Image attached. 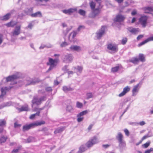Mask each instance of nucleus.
Segmentation results:
<instances>
[{
	"mask_svg": "<svg viewBox=\"0 0 153 153\" xmlns=\"http://www.w3.org/2000/svg\"><path fill=\"white\" fill-rule=\"evenodd\" d=\"M45 123L44 121H37L36 122L31 123L29 125H25L23 126L22 128V131L25 132L31 128H33L36 126H40Z\"/></svg>",
	"mask_w": 153,
	"mask_h": 153,
	"instance_id": "f257e3e1",
	"label": "nucleus"
},
{
	"mask_svg": "<svg viewBox=\"0 0 153 153\" xmlns=\"http://www.w3.org/2000/svg\"><path fill=\"white\" fill-rule=\"evenodd\" d=\"M58 60L57 59H53L51 58H49V62L47 63V65L50 66V67L47 71L48 72L53 69L56 65Z\"/></svg>",
	"mask_w": 153,
	"mask_h": 153,
	"instance_id": "f03ea898",
	"label": "nucleus"
},
{
	"mask_svg": "<svg viewBox=\"0 0 153 153\" xmlns=\"http://www.w3.org/2000/svg\"><path fill=\"white\" fill-rule=\"evenodd\" d=\"M45 100L46 97L45 96H43L40 98H38L37 97H34L32 100V107H33V105L35 104L36 105L40 104L42 101Z\"/></svg>",
	"mask_w": 153,
	"mask_h": 153,
	"instance_id": "7ed1b4c3",
	"label": "nucleus"
},
{
	"mask_svg": "<svg viewBox=\"0 0 153 153\" xmlns=\"http://www.w3.org/2000/svg\"><path fill=\"white\" fill-rule=\"evenodd\" d=\"M102 7H99L97 8L92 10L91 12L88 15V17L91 18H94L100 13L101 12L100 9Z\"/></svg>",
	"mask_w": 153,
	"mask_h": 153,
	"instance_id": "20e7f679",
	"label": "nucleus"
},
{
	"mask_svg": "<svg viewBox=\"0 0 153 153\" xmlns=\"http://www.w3.org/2000/svg\"><path fill=\"white\" fill-rule=\"evenodd\" d=\"M74 57L71 54H67L63 56V61L64 62L69 63L72 61Z\"/></svg>",
	"mask_w": 153,
	"mask_h": 153,
	"instance_id": "39448f33",
	"label": "nucleus"
},
{
	"mask_svg": "<svg viewBox=\"0 0 153 153\" xmlns=\"http://www.w3.org/2000/svg\"><path fill=\"white\" fill-rule=\"evenodd\" d=\"M148 19V17L146 16H142L140 18L139 22L143 27L145 28L146 26Z\"/></svg>",
	"mask_w": 153,
	"mask_h": 153,
	"instance_id": "423d86ee",
	"label": "nucleus"
},
{
	"mask_svg": "<svg viewBox=\"0 0 153 153\" xmlns=\"http://www.w3.org/2000/svg\"><path fill=\"white\" fill-rule=\"evenodd\" d=\"M21 26L18 25L16 26L15 29L11 32L12 38V37L17 36L19 35L21 33Z\"/></svg>",
	"mask_w": 153,
	"mask_h": 153,
	"instance_id": "0eeeda50",
	"label": "nucleus"
},
{
	"mask_svg": "<svg viewBox=\"0 0 153 153\" xmlns=\"http://www.w3.org/2000/svg\"><path fill=\"white\" fill-rule=\"evenodd\" d=\"M107 48L109 50L113 51L114 52H117L118 50L117 46L115 44L111 43L108 44Z\"/></svg>",
	"mask_w": 153,
	"mask_h": 153,
	"instance_id": "6e6552de",
	"label": "nucleus"
},
{
	"mask_svg": "<svg viewBox=\"0 0 153 153\" xmlns=\"http://www.w3.org/2000/svg\"><path fill=\"white\" fill-rule=\"evenodd\" d=\"M105 28V27L104 26H102L101 29L97 33V39H100L104 34Z\"/></svg>",
	"mask_w": 153,
	"mask_h": 153,
	"instance_id": "1a4fd4ad",
	"label": "nucleus"
},
{
	"mask_svg": "<svg viewBox=\"0 0 153 153\" xmlns=\"http://www.w3.org/2000/svg\"><path fill=\"white\" fill-rule=\"evenodd\" d=\"M140 84V82L137 85L134 86V88L132 91V95L133 96H135L137 94V93L138 92L139 89L140 87V86H139V85Z\"/></svg>",
	"mask_w": 153,
	"mask_h": 153,
	"instance_id": "9d476101",
	"label": "nucleus"
},
{
	"mask_svg": "<svg viewBox=\"0 0 153 153\" xmlns=\"http://www.w3.org/2000/svg\"><path fill=\"white\" fill-rule=\"evenodd\" d=\"M130 90V88L128 86H126L123 88V91L118 95V96L122 97L124 96L126 93L129 92Z\"/></svg>",
	"mask_w": 153,
	"mask_h": 153,
	"instance_id": "9b49d317",
	"label": "nucleus"
},
{
	"mask_svg": "<svg viewBox=\"0 0 153 153\" xmlns=\"http://www.w3.org/2000/svg\"><path fill=\"white\" fill-rule=\"evenodd\" d=\"M76 8H71L68 10H62V11L65 14L70 15L72 13L76 11Z\"/></svg>",
	"mask_w": 153,
	"mask_h": 153,
	"instance_id": "f8f14e48",
	"label": "nucleus"
},
{
	"mask_svg": "<svg viewBox=\"0 0 153 153\" xmlns=\"http://www.w3.org/2000/svg\"><path fill=\"white\" fill-rule=\"evenodd\" d=\"M27 85H34L39 82V81L36 79H33L29 77L27 78Z\"/></svg>",
	"mask_w": 153,
	"mask_h": 153,
	"instance_id": "ddd939ff",
	"label": "nucleus"
},
{
	"mask_svg": "<svg viewBox=\"0 0 153 153\" xmlns=\"http://www.w3.org/2000/svg\"><path fill=\"white\" fill-rule=\"evenodd\" d=\"M125 19L124 16L119 14L116 16V18L114 19V21L118 22H120L123 21Z\"/></svg>",
	"mask_w": 153,
	"mask_h": 153,
	"instance_id": "4468645a",
	"label": "nucleus"
},
{
	"mask_svg": "<svg viewBox=\"0 0 153 153\" xmlns=\"http://www.w3.org/2000/svg\"><path fill=\"white\" fill-rule=\"evenodd\" d=\"M70 51H76L79 52L81 50L80 46L76 45H72L70 48Z\"/></svg>",
	"mask_w": 153,
	"mask_h": 153,
	"instance_id": "2eb2a0df",
	"label": "nucleus"
},
{
	"mask_svg": "<svg viewBox=\"0 0 153 153\" xmlns=\"http://www.w3.org/2000/svg\"><path fill=\"white\" fill-rule=\"evenodd\" d=\"M127 29L129 32L134 34H136L139 31V29L138 28H136L130 27H128Z\"/></svg>",
	"mask_w": 153,
	"mask_h": 153,
	"instance_id": "dca6fc26",
	"label": "nucleus"
},
{
	"mask_svg": "<svg viewBox=\"0 0 153 153\" xmlns=\"http://www.w3.org/2000/svg\"><path fill=\"white\" fill-rule=\"evenodd\" d=\"M152 41H153V36H151L148 38V39L145 40L144 41L140 43L138 45V46L140 47L141 46L145 44L146 43Z\"/></svg>",
	"mask_w": 153,
	"mask_h": 153,
	"instance_id": "f3484780",
	"label": "nucleus"
},
{
	"mask_svg": "<svg viewBox=\"0 0 153 153\" xmlns=\"http://www.w3.org/2000/svg\"><path fill=\"white\" fill-rule=\"evenodd\" d=\"M10 17V14L7 13L4 16H0V19L3 21H6L9 19Z\"/></svg>",
	"mask_w": 153,
	"mask_h": 153,
	"instance_id": "a211bd4d",
	"label": "nucleus"
},
{
	"mask_svg": "<svg viewBox=\"0 0 153 153\" xmlns=\"http://www.w3.org/2000/svg\"><path fill=\"white\" fill-rule=\"evenodd\" d=\"M18 76L16 75L9 76L6 78V81L7 82L13 80L14 79L17 78Z\"/></svg>",
	"mask_w": 153,
	"mask_h": 153,
	"instance_id": "6ab92c4d",
	"label": "nucleus"
},
{
	"mask_svg": "<svg viewBox=\"0 0 153 153\" xmlns=\"http://www.w3.org/2000/svg\"><path fill=\"white\" fill-rule=\"evenodd\" d=\"M30 16L32 17H42V13L40 11H38L34 13L30 14Z\"/></svg>",
	"mask_w": 153,
	"mask_h": 153,
	"instance_id": "aec40b11",
	"label": "nucleus"
},
{
	"mask_svg": "<svg viewBox=\"0 0 153 153\" xmlns=\"http://www.w3.org/2000/svg\"><path fill=\"white\" fill-rule=\"evenodd\" d=\"M63 91L65 92H67L69 91H72L73 90V89L71 88L69 86H64L62 88Z\"/></svg>",
	"mask_w": 153,
	"mask_h": 153,
	"instance_id": "412c9836",
	"label": "nucleus"
},
{
	"mask_svg": "<svg viewBox=\"0 0 153 153\" xmlns=\"http://www.w3.org/2000/svg\"><path fill=\"white\" fill-rule=\"evenodd\" d=\"M64 127H59L56 129L54 131L55 134L62 132L64 129Z\"/></svg>",
	"mask_w": 153,
	"mask_h": 153,
	"instance_id": "4be33fe9",
	"label": "nucleus"
},
{
	"mask_svg": "<svg viewBox=\"0 0 153 153\" xmlns=\"http://www.w3.org/2000/svg\"><path fill=\"white\" fill-rule=\"evenodd\" d=\"M87 149L86 148L85 145H82L79 148V150L78 151V153H82L85 151Z\"/></svg>",
	"mask_w": 153,
	"mask_h": 153,
	"instance_id": "5701e85b",
	"label": "nucleus"
},
{
	"mask_svg": "<svg viewBox=\"0 0 153 153\" xmlns=\"http://www.w3.org/2000/svg\"><path fill=\"white\" fill-rule=\"evenodd\" d=\"M119 144V146L120 147L122 148L126 146V144L125 142L123 140L118 141Z\"/></svg>",
	"mask_w": 153,
	"mask_h": 153,
	"instance_id": "b1692460",
	"label": "nucleus"
},
{
	"mask_svg": "<svg viewBox=\"0 0 153 153\" xmlns=\"http://www.w3.org/2000/svg\"><path fill=\"white\" fill-rule=\"evenodd\" d=\"M152 136V134L150 131H149L147 134L144 135L142 138V140H144L146 139V138L151 137Z\"/></svg>",
	"mask_w": 153,
	"mask_h": 153,
	"instance_id": "393cba45",
	"label": "nucleus"
},
{
	"mask_svg": "<svg viewBox=\"0 0 153 153\" xmlns=\"http://www.w3.org/2000/svg\"><path fill=\"white\" fill-rule=\"evenodd\" d=\"M90 140L93 145L96 144L99 142L96 136L94 137L93 138Z\"/></svg>",
	"mask_w": 153,
	"mask_h": 153,
	"instance_id": "a878e982",
	"label": "nucleus"
},
{
	"mask_svg": "<svg viewBox=\"0 0 153 153\" xmlns=\"http://www.w3.org/2000/svg\"><path fill=\"white\" fill-rule=\"evenodd\" d=\"M139 60H140L142 62H145V61L144 55L142 53H140L139 55Z\"/></svg>",
	"mask_w": 153,
	"mask_h": 153,
	"instance_id": "bb28decb",
	"label": "nucleus"
},
{
	"mask_svg": "<svg viewBox=\"0 0 153 153\" xmlns=\"http://www.w3.org/2000/svg\"><path fill=\"white\" fill-rule=\"evenodd\" d=\"M7 87H5L4 88H1V94L0 96V97H1V96L3 97L4 95L6 93V90H7Z\"/></svg>",
	"mask_w": 153,
	"mask_h": 153,
	"instance_id": "cd10ccee",
	"label": "nucleus"
},
{
	"mask_svg": "<svg viewBox=\"0 0 153 153\" xmlns=\"http://www.w3.org/2000/svg\"><path fill=\"white\" fill-rule=\"evenodd\" d=\"M145 13H149L150 12H153V7H147L145 8Z\"/></svg>",
	"mask_w": 153,
	"mask_h": 153,
	"instance_id": "c85d7f7f",
	"label": "nucleus"
},
{
	"mask_svg": "<svg viewBox=\"0 0 153 153\" xmlns=\"http://www.w3.org/2000/svg\"><path fill=\"white\" fill-rule=\"evenodd\" d=\"M18 110L20 111H28V106L27 105L22 106L21 108H18Z\"/></svg>",
	"mask_w": 153,
	"mask_h": 153,
	"instance_id": "c756f323",
	"label": "nucleus"
},
{
	"mask_svg": "<svg viewBox=\"0 0 153 153\" xmlns=\"http://www.w3.org/2000/svg\"><path fill=\"white\" fill-rule=\"evenodd\" d=\"M123 136L122 134L120 132H119L118 134V135L116 136V138L119 141L123 140Z\"/></svg>",
	"mask_w": 153,
	"mask_h": 153,
	"instance_id": "7c9ffc66",
	"label": "nucleus"
},
{
	"mask_svg": "<svg viewBox=\"0 0 153 153\" xmlns=\"http://www.w3.org/2000/svg\"><path fill=\"white\" fill-rule=\"evenodd\" d=\"M7 139V137L4 136H1L0 138V144L4 143L6 141Z\"/></svg>",
	"mask_w": 153,
	"mask_h": 153,
	"instance_id": "2f4dec72",
	"label": "nucleus"
},
{
	"mask_svg": "<svg viewBox=\"0 0 153 153\" xmlns=\"http://www.w3.org/2000/svg\"><path fill=\"white\" fill-rule=\"evenodd\" d=\"M121 65H120V67ZM120 66L119 65L118 66H116L111 68V71L113 72H117L119 69Z\"/></svg>",
	"mask_w": 153,
	"mask_h": 153,
	"instance_id": "473e14b6",
	"label": "nucleus"
},
{
	"mask_svg": "<svg viewBox=\"0 0 153 153\" xmlns=\"http://www.w3.org/2000/svg\"><path fill=\"white\" fill-rule=\"evenodd\" d=\"M130 62L134 64H136L139 62V59L136 58H133L130 60Z\"/></svg>",
	"mask_w": 153,
	"mask_h": 153,
	"instance_id": "72a5a7b5",
	"label": "nucleus"
},
{
	"mask_svg": "<svg viewBox=\"0 0 153 153\" xmlns=\"http://www.w3.org/2000/svg\"><path fill=\"white\" fill-rule=\"evenodd\" d=\"M93 144L89 140L85 144L86 146L88 148H89L93 146Z\"/></svg>",
	"mask_w": 153,
	"mask_h": 153,
	"instance_id": "f704fd0d",
	"label": "nucleus"
},
{
	"mask_svg": "<svg viewBox=\"0 0 153 153\" xmlns=\"http://www.w3.org/2000/svg\"><path fill=\"white\" fill-rule=\"evenodd\" d=\"M39 114L40 112L39 111H38V112H37L35 114H31L29 117V118L30 119H33L35 118V117L36 116H39Z\"/></svg>",
	"mask_w": 153,
	"mask_h": 153,
	"instance_id": "c9c22d12",
	"label": "nucleus"
},
{
	"mask_svg": "<svg viewBox=\"0 0 153 153\" xmlns=\"http://www.w3.org/2000/svg\"><path fill=\"white\" fill-rule=\"evenodd\" d=\"M83 104L78 101H77L76 102V107L77 108H81L83 107Z\"/></svg>",
	"mask_w": 153,
	"mask_h": 153,
	"instance_id": "e433bc0d",
	"label": "nucleus"
},
{
	"mask_svg": "<svg viewBox=\"0 0 153 153\" xmlns=\"http://www.w3.org/2000/svg\"><path fill=\"white\" fill-rule=\"evenodd\" d=\"M87 113V110H85L79 113L77 115V117H81V116H83L85 114H86Z\"/></svg>",
	"mask_w": 153,
	"mask_h": 153,
	"instance_id": "4c0bfd02",
	"label": "nucleus"
},
{
	"mask_svg": "<svg viewBox=\"0 0 153 153\" xmlns=\"http://www.w3.org/2000/svg\"><path fill=\"white\" fill-rule=\"evenodd\" d=\"M90 6L92 10L95 9V4L93 1H91L90 3Z\"/></svg>",
	"mask_w": 153,
	"mask_h": 153,
	"instance_id": "58836bf2",
	"label": "nucleus"
},
{
	"mask_svg": "<svg viewBox=\"0 0 153 153\" xmlns=\"http://www.w3.org/2000/svg\"><path fill=\"white\" fill-rule=\"evenodd\" d=\"M78 13L81 15L85 16L86 14L85 11L82 9H80L78 12Z\"/></svg>",
	"mask_w": 153,
	"mask_h": 153,
	"instance_id": "ea45409f",
	"label": "nucleus"
},
{
	"mask_svg": "<svg viewBox=\"0 0 153 153\" xmlns=\"http://www.w3.org/2000/svg\"><path fill=\"white\" fill-rule=\"evenodd\" d=\"M6 124V121L4 120H0V126H5Z\"/></svg>",
	"mask_w": 153,
	"mask_h": 153,
	"instance_id": "a19ab883",
	"label": "nucleus"
},
{
	"mask_svg": "<svg viewBox=\"0 0 153 153\" xmlns=\"http://www.w3.org/2000/svg\"><path fill=\"white\" fill-rule=\"evenodd\" d=\"M77 34V33L76 31H74L73 32L71 33L70 35L69 36V39H70V38L71 35H72V38H74L76 36V35Z\"/></svg>",
	"mask_w": 153,
	"mask_h": 153,
	"instance_id": "79ce46f5",
	"label": "nucleus"
},
{
	"mask_svg": "<svg viewBox=\"0 0 153 153\" xmlns=\"http://www.w3.org/2000/svg\"><path fill=\"white\" fill-rule=\"evenodd\" d=\"M93 97V95L91 93H89L86 94V99L88 100Z\"/></svg>",
	"mask_w": 153,
	"mask_h": 153,
	"instance_id": "37998d69",
	"label": "nucleus"
},
{
	"mask_svg": "<svg viewBox=\"0 0 153 153\" xmlns=\"http://www.w3.org/2000/svg\"><path fill=\"white\" fill-rule=\"evenodd\" d=\"M66 110L69 112H71L73 111V110L71 106L68 105V106L66 108Z\"/></svg>",
	"mask_w": 153,
	"mask_h": 153,
	"instance_id": "c03bdc74",
	"label": "nucleus"
},
{
	"mask_svg": "<svg viewBox=\"0 0 153 153\" xmlns=\"http://www.w3.org/2000/svg\"><path fill=\"white\" fill-rule=\"evenodd\" d=\"M51 87H47L45 88V91L48 92H51L52 91Z\"/></svg>",
	"mask_w": 153,
	"mask_h": 153,
	"instance_id": "a18cd8bd",
	"label": "nucleus"
},
{
	"mask_svg": "<svg viewBox=\"0 0 153 153\" xmlns=\"http://www.w3.org/2000/svg\"><path fill=\"white\" fill-rule=\"evenodd\" d=\"M150 143V142H147L146 143L143 144L142 146L144 148H146L149 146Z\"/></svg>",
	"mask_w": 153,
	"mask_h": 153,
	"instance_id": "49530a36",
	"label": "nucleus"
},
{
	"mask_svg": "<svg viewBox=\"0 0 153 153\" xmlns=\"http://www.w3.org/2000/svg\"><path fill=\"white\" fill-rule=\"evenodd\" d=\"M71 29V28H67L65 31H63V33L65 36L67 35L68 33L70 30Z\"/></svg>",
	"mask_w": 153,
	"mask_h": 153,
	"instance_id": "de8ad7c7",
	"label": "nucleus"
},
{
	"mask_svg": "<svg viewBox=\"0 0 153 153\" xmlns=\"http://www.w3.org/2000/svg\"><path fill=\"white\" fill-rule=\"evenodd\" d=\"M34 138L32 137H30L27 139V142L30 143L34 140Z\"/></svg>",
	"mask_w": 153,
	"mask_h": 153,
	"instance_id": "09e8293b",
	"label": "nucleus"
},
{
	"mask_svg": "<svg viewBox=\"0 0 153 153\" xmlns=\"http://www.w3.org/2000/svg\"><path fill=\"white\" fill-rule=\"evenodd\" d=\"M43 109H44L43 108H35L33 110V111H36L37 112H38V111H39L40 113V111L42 110H43Z\"/></svg>",
	"mask_w": 153,
	"mask_h": 153,
	"instance_id": "8fccbe9b",
	"label": "nucleus"
},
{
	"mask_svg": "<svg viewBox=\"0 0 153 153\" xmlns=\"http://www.w3.org/2000/svg\"><path fill=\"white\" fill-rule=\"evenodd\" d=\"M68 66L67 65H65L62 68V70L64 71L65 73L67 72L68 71V69H67Z\"/></svg>",
	"mask_w": 153,
	"mask_h": 153,
	"instance_id": "3c124183",
	"label": "nucleus"
},
{
	"mask_svg": "<svg viewBox=\"0 0 153 153\" xmlns=\"http://www.w3.org/2000/svg\"><path fill=\"white\" fill-rule=\"evenodd\" d=\"M82 66H77L76 68H75V69H76L79 71L81 72L82 70Z\"/></svg>",
	"mask_w": 153,
	"mask_h": 153,
	"instance_id": "603ef678",
	"label": "nucleus"
},
{
	"mask_svg": "<svg viewBox=\"0 0 153 153\" xmlns=\"http://www.w3.org/2000/svg\"><path fill=\"white\" fill-rule=\"evenodd\" d=\"M51 45H50L48 46H47L45 45H41L39 49H43L45 47H47V48H51Z\"/></svg>",
	"mask_w": 153,
	"mask_h": 153,
	"instance_id": "864d4df0",
	"label": "nucleus"
},
{
	"mask_svg": "<svg viewBox=\"0 0 153 153\" xmlns=\"http://www.w3.org/2000/svg\"><path fill=\"white\" fill-rule=\"evenodd\" d=\"M10 23L11 24L12 27H13L14 26L16 25L17 23V22L13 21H11Z\"/></svg>",
	"mask_w": 153,
	"mask_h": 153,
	"instance_id": "5fc2aeb1",
	"label": "nucleus"
},
{
	"mask_svg": "<svg viewBox=\"0 0 153 153\" xmlns=\"http://www.w3.org/2000/svg\"><path fill=\"white\" fill-rule=\"evenodd\" d=\"M68 44L67 42H62L60 45V46L62 47H65V46L68 45Z\"/></svg>",
	"mask_w": 153,
	"mask_h": 153,
	"instance_id": "6e6d98bb",
	"label": "nucleus"
},
{
	"mask_svg": "<svg viewBox=\"0 0 153 153\" xmlns=\"http://www.w3.org/2000/svg\"><path fill=\"white\" fill-rule=\"evenodd\" d=\"M127 42V39L126 38H124L122 41V44L123 45H125Z\"/></svg>",
	"mask_w": 153,
	"mask_h": 153,
	"instance_id": "4d7b16f0",
	"label": "nucleus"
},
{
	"mask_svg": "<svg viewBox=\"0 0 153 153\" xmlns=\"http://www.w3.org/2000/svg\"><path fill=\"white\" fill-rule=\"evenodd\" d=\"M21 126V124H18L16 122L14 123V126L15 128L20 127Z\"/></svg>",
	"mask_w": 153,
	"mask_h": 153,
	"instance_id": "13d9d810",
	"label": "nucleus"
},
{
	"mask_svg": "<svg viewBox=\"0 0 153 153\" xmlns=\"http://www.w3.org/2000/svg\"><path fill=\"white\" fill-rule=\"evenodd\" d=\"M3 35L1 34L0 33V45L3 42Z\"/></svg>",
	"mask_w": 153,
	"mask_h": 153,
	"instance_id": "bf43d9fd",
	"label": "nucleus"
},
{
	"mask_svg": "<svg viewBox=\"0 0 153 153\" xmlns=\"http://www.w3.org/2000/svg\"><path fill=\"white\" fill-rule=\"evenodd\" d=\"M124 131L126 135L127 136H129V133L128 130L126 128L124 130Z\"/></svg>",
	"mask_w": 153,
	"mask_h": 153,
	"instance_id": "052dcab7",
	"label": "nucleus"
},
{
	"mask_svg": "<svg viewBox=\"0 0 153 153\" xmlns=\"http://www.w3.org/2000/svg\"><path fill=\"white\" fill-rule=\"evenodd\" d=\"M78 117L77 121L79 123L80 122L82 121L83 119V117Z\"/></svg>",
	"mask_w": 153,
	"mask_h": 153,
	"instance_id": "680f3d73",
	"label": "nucleus"
},
{
	"mask_svg": "<svg viewBox=\"0 0 153 153\" xmlns=\"http://www.w3.org/2000/svg\"><path fill=\"white\" fill-rule=\"evenodd\" d=\"M153 151V148H151L150 149H148L146 150L145 152V153H150L151 152Z\"/></svg>",
	"mask_w": 153,
	"mask_h": 153,
	"instance_id": "e2e57ef3",
	"label": "nucleus"
},
{
	"mask_svg": "<svg viewBox=\"0 0 153 153\" xmlns=\"http://www.w3.org/2000/svg\"><path fill=\"white\" fill-rule=\"evenodd\" d=\"M21 146L19 147V148L18 149H14L12 151V152L13 153H16L19 151V149L21 148Z\"/></svg>",
	"mask_w": 153,
	"mask_h": 153,
	"instance_id": "0e129e2a",
	"label": "nucleus"
},
{
	"mask_svg": "<svg viewBox=\"0 0 153 153\" xmlns=\"http://www.w3.org/2000/svg\"><path fill=\"white\" fill-rule=\"evenodd\" d=\"M144 36L143 35H140L137 37V40H139L140 39L143 38Z\"/></svg>",
	"mask_w": 153,
	"mask_h": 153,
	"instance_id": "69168bd1",
	"label": "nucleus"
},
{
	"mask_svg": "<svg viewBox=\"0 0 153 153\" xmlns=\"http://www.w3.org/2000/svg\"><path fill=\"white\" fill-rule=\"evenodd\" d=\"M48 130V128L46 127H44L42 128V130H41L40 131H43L44 132H46Z\"/></svg>",
	"mask_w": 153,
	"mask_h": 153,
	"instance_id": "338daca9",
	"label": "nucleus"
},
{
	"mask_svg": "<svg viewBox=\"0 0 153 153\" xmlns=\"http://www.w3.org/2000/svg\"><path fill=\"white\" fill-rule=\"evenodd\" d=\"M137 12L136 10H133L131 13V14L132 16H134L137 14Z\"/></svg>",
	"mask_w": 153,
	"mask_h": 153,
	"instance_id": "774afa93",
	"label": "nucleus"
}]
</instances>
